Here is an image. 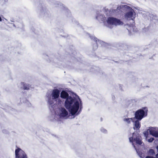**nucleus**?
Listing matches in <instances>:
<instances>
[{
    "instance_id": "nucleus-1",
    "label": "nucleus",
    "mask_w": 158,
    "mask_h": 158,
    "mask_svg": "<svg viewBox=\"0 0 158 158\" xmlns=\"http://www.w3.org/2000/svg\"><path fill=\"white\" fill-rule=\"evenodd\" d=\"M60 97L63 98H66L64 102V106L69 112L73 115H77L79 114L82 108L81 101L78 96L75 95L74 98L69 96V94L66 91H62L60 93Z\"/></svg>"
},
{
    "instance_id": "nucleus-2",
    "label": "nucleus",
    "mask_w": 158,
    "mask_h": 158,
    "mask_svg": "<svg viewBox=\"0 0 158 158\" xmlns=\"http://www.w3.org/2000/svg\"><path fill=\"white\" fill-rule=\"evenodd\" d=\"M117 10H119L121 11H128L125 14V18L128 20H133L135 18V13L134 10L129 6L125 5H121L117 7Z\"/></svg>"
},
{
    "instance_id": "nucleus-3",
    "label": "nucleus",
    "mask_w": 158,
    "mask_h": 158,
    "mask_svg": "<svg viewBox=\"0 0 158 158\" xmlns=\"http://www.w3.org/2000/svg\"><path fill=\"white\" fill-rule=\"evenodd\" d=\"M60 94V91L57 89H54L52 91L51 95L47 94V97L48 103L51 105L54 104L55 101L60 103L61 100L59 98Z\"/></svg>"
},
{
    "instance_id": "nucleus-4",
    "label": "nucleus",
    "mask_w": 158,
    "mask_h": 158,
    "mask_svg": "<svg viewBox=\"0 0 158 158\" xmlns=\"http://www.w3.org/2000/svg\"><path fill=\"white\" fill-rule=\"evenodd\" d=\"M147 111L148 109L146 107L143 108V109L138 110L135 112V118L139 120H141L145 115L146 116L147 115Z\"/></svg>"
},
{
    "instance_id": "nucleus-5",
    "label": "nucleus",
    "mask_w": 158,
    "mask_h": 158,
    "mask_svg": "<svg viewBox=\"0 0 158 158\" xmlns=\"http://www.w3.org/2000/svg\"><path fill=\"white\" fill-rule=\"evenodd\" d=\"M107 23L108 25L107 26L110 25L117 26L122 25L123 24V22L119 19L113 17L108 18L107 21Z\"/></svg>"
},
{
    "instance_id": "nucleus-6",
    "label": "nucleus",
    "mask_w": 158,
    "mask_h": 158,
    "mask_svg": "<svg viewBox=\"0 0 158 158\" xmlns=\"http://www.w3.org/2000/svg\"><path fill=\"white\" fill-rule=\"evenodd\" d=\"M58 115L60 118H66L68 117V112L64 108H62L59 110Z\"/></svg>"
},
{
    "instance_id": "nucleus-7",
    "label": "nucleus",
    "mask_w": 158,
    "mask_h": 158,
    "mask_svg": "<svg viewBox=\"0 0 158 158\" xmlns=\"http://www.w3.org/2000/svg\"><path fill=\"white\" fill-rule=\"evenodd\" d=\"M149 131L150 134L153 136L158 137V131L156 130V128H152L148 130Z\"/></svg>"
},
{
    "instance_id": "nucleus-8",
    "label": "nucleus",
    "mask_w": 158,
    "mask_h": 158,
    "mask_svg": "<svg viewBox=\"0 0 158 158\" xmlns=\"http://www.w3.org/2000/svg\"><path fill=\"white\" fill-rule=\"evenodd\" d=\"M139 120L136 118L134 120V122H133L134 125V130L139 129L140 128V124L139 123Z\"/></svg>"
},
{
    "instance_id": "nucleus-9",
    "label": "nucleus",
    "mask_w": 158,
    "mask_h": 158,
    "mask_svg": "<svg viewBox=\"0 0 158 158\" xmlns=\"http://www.w3.org/2000/svg\"><path fill=\"white\" fill-rule=\"evenodd\" d=\"M135 119V118H125L124 119L123 121L127 124H130L131 122H134Z\"/></svg>"
},
{
    "instance_id": "nucleus-10",
    "label": "nucleus",
    "mask_w": 158,
    "mask_h": 158,
    "mask_svg": "<svg viewBox=\"0 0 158 158\" xmlns=\"http://www.w3.org/2000/svg\"><path fill=\"white\" fill-rule=\"evenodd\" d=\"M22 88L24 89L28 90L30 89V86L29 85H27L24 83H22L21 84Z\"/></svg>"
},
{
    "instance_id": "nucleus-11",
    "label": "nucleus",
    "mask_w": 158,
    "mask_h": 158,
    "mask_svg": "<svg viewBox=\"0 0 158 158\" xmlns=\"http://www.w3.org/2000/svg\"><path fill=\"white\" fill-rule=\"evenodd\" d=\"M91 39L93 40H94L96 42V44L95 45V47L94 48V49H97L98 48V46L97 45V44H98V43H101V41H100L99 40H98L97 41V38L94 37V36H92L91 37Z\"/></svg>"
},
{
    "instance_id": "nucleus-12",
    "label": "nucleus",
    "mask_w": 158,
    "mask_h": 158,
    "mask_svg": "<svg viewBox=\"0 0 158 158\" xmlns=\"http://www.w3.org/2000/svg\"><path fill=\"white\" fill-rule=\"evenodd\" d=\"M20 158H27L25 152L20 149Z\"/></svg>"
},
{
    "instance_id": "nucleus-13",
    "label": "nucleus",
    "mask_w": 158,
    "mask_h": 158,
    "mask_svg": "<svg viewBox=\"0 0 158 158\" xmlns=\"http://www.w3.org/2000/svg\"><path fill=\"white\" fill-rule=\"evenodd\" d=\"M20 152V148H18L15 150V158H20V155L19 152Z\"/></svg>"
},
{
    "instance_id": "nucleus-14",
    "label": "nucleus",
    "mask_w": 158,
    "mask_h": 158,
    "mask_svg": "<svg viewBox=\"0 0 158 158\" xmlns=\"http://www.w3.org/2000/svg\"><path fill=\"white\" fill-rule=\"evenodd\" d=\"M148 154L151 155H154L155 154L154 151L153 149H150L148 151Z\"/></svg>"
},
{
    "instance_id": "nucleus-15",
    "label": "nucleus",
    "mask_w": 158,
    "mask_h": 158,
    "mask_svg": "<svg viewBox=\"0 0 158 158\" xmlns=\"http://www.w3.org/2000/svg\"><path fill=\"white\" fill-rule=\"evenodd\" d=\"M127 29L129 31H134L133 26H129V27H128L127 28Z\"/></svg>"
},
{
    "instance_id": "nucleus-16",
    "label": "nucleus",
    "mask_w": 158,
    "mask_h": 158,
    "mask_svg": "<svg viewBox=\"0 0 158 158\" xmlns=\"http://www.w3.org/2000/svg\"><path fill=\"white\" fill-rule=\"evenodd\" d=\"M156 148L158 151V146L156 147ZM156 158L153 157L152 156H148L146 157L145 158H158V153L156 155Z\"/></svg>"
},
{
    "instance_id": "nucleus-17",
    "label": "nucleus",
    "mask_w": 158,
    "mask_h": 158,
    "mask_svg": "<svg viewBox=\"0 0 158 158\" xmlns=\"http://www.w3.org/2000/svg\"><path fill=\"white\" fill-rule=\"evenodd\" d=\"M147 140L150 143L152 142L154 140V139L153 138H151L150 139H148Z\"/></svg>"
},
{
    "instance_id": "nucleus-18",
    "label": "nucleus",
    "mask_w": 158,
    "mask_h": 158,
    "mask_svg": "<svg viewBox=\"0 0 158 158\" xmlns=\"http://www.w3.org/2000/svg\"><path fill=\"white\" fill-rule=\"evenodd\" d=\"M148 132H149V131H145L144 132V134L145 135V136L146 137V139H147V136L148 135Z\"/></svg>"
},
{
    "instance_id": "nucleus-19",
    "label": "nucleus",
    "mask_w": 158,
    "mask_h": 158,
    "mask_svg": "<svg viewBox=\"0 0 158 158\" xmlns=\"http://www.w3.org/2000/svg\"><path fill=\"white\" fill-rule=\"evenodd\" d=\"M102 18L103 19H104V17H103V16L102 15H100L99 16H98L97 17H96V18L98 19V18L102 19ZM104 18H105V17H104Z\"/></svg>"
},
{
    "instance_id": "nucleus-20",
    "label": "nucleus",
    "mask_w": 158,
    "mask_h": 158,
    "mask_svg": "<svg viewBox=\"0 0 158 158\" xmlns=\"http://www.w3.org/2000/svg\"><path fill=\"white\" fill-rule=\"evenodd\" d=\"M101 131H102V132L105 133H106V129H101Z\"/></svg>"
}]
</instances>
